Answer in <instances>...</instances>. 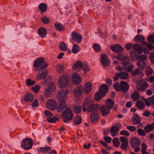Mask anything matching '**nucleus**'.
I'll return each instance as SVG.
<instances>
[{
  "label": "nucleus",
  "mask_w": 154,
  "mask_h": 154,
  "mask_svg": "<svg viewBox=\"0 0 154 154\" xmlns=\"http://www.w3.org/2000/svg\"><path fill=\"white\" fill-rule=\"evenodd\" d=\"M99 91L96 93L94 95L95 99L98 101L105 96L108 91V87L106 84L101 85L99 88Z\"/></svg>",
  "instance_id": "f257e3e1"
},
{
  "label": "nucleus",
  "mask_w": 154,
  "mask_h": 154,
  "mask_svg": "<svg viewBox=\"0 0 154 154\" xmlns=\"http://www.w3.org/2000/svg\"><path fill=\"white\" fill-rule=\"evenodd\" d=\"M62 119L65 123H67L71 120L73 117L72 112L70 108H66L61 114Z\"/></svg>",
  "instance_id": "f03ea898"
},
{
  "label": "nucleus",
  "mask_w": 154,
  "mask_h": 154,
  "mask_svg": "<svg viewBox=\"0 0 154 154\" xmlns=\"http://www.w3.org/2000/svg\"><path fill=\"white\" fill-rule=\"evenodd\" d=\"M44 58L40 57L38 58L34 61L33 66L35 68L40 67L39 68L37 69V70H39L46 68L48 66V64L46 63H43Z\"/></svg>",
  "instance_id": "7ed1b4c3"
},
{
  "label": "nucleus",
  "mask_w": 154,
  "mask_h": 154,
  "mask_svg": "<svg viewBox=\"0 0 154 154\" xmlns=\"http://www.w3.org/2000/svg\"><path fill=\"white\" fill-rule=\"evenodd\" d=\"M98 106L97 104H90L84 102L83 104L82 109L84 112H85L86 110L88 112L93 110L97 111L98 109Z\"/></svg>",
  "instance_id": "20e7f679"
},
{
  "label": "nucleus",
  "mask_w": 154,
  "mask_h": 154,
  "mask_svg": "<svg viewBox=\"0 0 154 154\" xmlns=\"http://www.w3.org/2000/svg\"><path fill=\"white\" fill-rule=\"evenodd\" d=\"M33 142L32 139L26 138L23 139L21 142V146L24 150H28L32 147Z\"/></svg>",
  "instance_id": "39448f33"
},
{
  "label": "nucleus",
  "mask_w": 154,
  "mask_h": 154,
  "mask_svg": "<svg viewBox=\"0 0 154 154\" xmlns=\"http://www.w3.org/2000/svg\"><path fill=\"white\" fill-rule=\"evenodd\" d=\"M46 105L48 109L54 111L56 109L57 103L54 100L49 99L47 102Z\"/></svg>",
  "instance_id": "423d86ee"
},
{
  "label": "nucleus",
  "mask_w": 154,
  "mask_h": 154,
  "mask_svg": "<svg viewBox=\"0 0 154 154\" xmlns=\"http://www.w3.org/2000/svg\"><path fill=\"white\" fill-rule=\"evenodd\" d=\"M37 150L39 152H42L46 154H57L56 151L55 150H51L50 147H41L37 149Z\"/></svg>",
  "instance_id": "0eeeda50"
},
{
  "label": "nucleus",
  "mask_w": 154,
  "mask_h": 154,
  "mask_svg": "<svg viewBox=\"0 0 154 154\" xmlns=\"http://www.w3.org/2000/svg\"><path fill=\"white\" fill-rule=\"evenodd\" d=\"M67 77L66 76H62L59 79L58 82L59 86L62 88H66L67 85Z\"/></svg>",
  "instance_id": "6e6552de"
},
{
  "label": "nucleus",
  "mask_w": 154,
  "mask_h": 154,
  "mask_svg": "<svg viewBox=\"0 0 154 154\" xmlns=\"http://www.w3.org/2000/svg\"><path fill=\"white\" fill-rule=\"evenodd\" d=\"M83 87L81 86H79L75 88L73 91V94L76 97L80 96L83 93Z\"/></svg>",
  "instance_id": "1a4fd4ad"
},
{
  "label": "nucleus",
  "mask_w": 154,
  "mask_h": 154,
  "mask_svg": "<svg viewBox=\"0 0 154 154\" xmlns=\"http://www.w3.org/2000/svg\"><path fill=\"white\" fill-rule=\"evenodd\" d=\"M101 62L103 67L108 66L110 64V60L105 54L101 55Z\"/></svg>",
  "instance_id": "9d476101"
},
{
  "label": "nucleus",
  "mask_w": 154,
  "mask_h": 154,
  "mask_svg": "<svg viewBox=\"0 0 154 154\" xmlns=\"http://www.w3.org/2000/svg\"><path fill=\"white\" fill-rule=\"evenodd\" d=\"M72 38L73 41L78 43H80L82 40V36L79 33L73 31L71 34Z\"/></svg>",
  "instance_id": "9b49d317"
},
{
  "label": "nucleus",
  "mask_w": 154,
  "mask_h": 154,
  "mask_svg": "<svg viewBox=\"0 0 154 154\" xmlns=\"http://www.w3.org/2000/svg\"><path fill=\"white\" fill-rule=\"evenodd\" d=\"M149 85L146 81H143L139 84L137 85V89L140 91H144L148 88Z\"/></svg>",
  "instance_id": "f8f14e48"
},
{
  "label": "nucleus",
  "mask_w": 154,
  "mask_h": 154,
  "mask_svg": "<svg viewBox=\"0 0 154 154\" xmlns=\"http://www.w3.org/2000/svg\"><path fill=\"white\" fill-rule=\"evenodd\" d=\"M56 89V87L54 85L49 87L45 89L44 92V95L47 97H51L53 95L52 92Z\"/></svg>",
  "instance_id": "ddd939ff"
},
{
  "label": "nucleus",
  "mask_w": 154,
  "mask_h": 154,
  "mask_svg": "<svg viewBox=\"0 0 154 154\" xmlns=\"http://www.w3.org/2000/svg\"><path fill=\"white\" fill-rule=\"evenodd\" d=\"M120 84V91L123 93H126L129 89V85L127 82L121 81Z\"/></svg>",
  "instance_id": "4468645a"
},
{
  "label": "nucleus",
  "mask_w": 154,
  "mask_h": 154,
  "mask_svg": "<svg viewBox=\"0 0 154 154\" xmlns=\"http://www.w3.org/2000/svg\"><path fill=\"white\" fill-rule=\"evenodd\" d=\"M91 119L93 123H95L98 120L99 115L97 111H93L90 115Z\"/></svg>",
  "instance_id": "2eb2a0df"
},
{
  "label": "nucleus",
  "mask_w": 154,
  "mask_h": 154,
  "mask_svg": "<svg viewBox=\"0 0 154 154\" xmlns=\"http://www.w3.org/2000/svg\"><path fill=\"white\" fill-rule=\"evenodd\" d=\"M111 109L106 105L102 106L100 109L101 114L103 116H106L109 114Z\"/></svg>",
  "instance_id": "dca6fc26"
},
{
  "label": "nucleus",
  "mask_w": 154,
  "mask_h": 154,
  "mask_svg": "<svg viewBox=\"0 0 154 154\" xmlns=\"http://www.w3.org/2000/svg\"><path fill=\"white\" fill-rule=\"evenodd\" d=\"M140 143V140L137 137L133 138L130 140V145L133 148L139 146Z\"/></svg>",
  "instance_id": "f3484780"
},
{
  "label": "nucleus",
  "mask_w": 154,
  "mask_h": 154,
  "mask_svg": "<svg viewBox=\"0 0 154 154\" xmlns=\"http://www.w3.org/2000/svg\"><path fill=\"white\" fill-rule=\"evenodd\" d=\"M110 48L113 51L117 53L122 52L123 50V48L118 44L115 45L114 46L111 45Z\"/></svg>",
  "instance_id": "a211bd4d"
},
{
  "label": "nucleus",
  "mask_w": 154,
  "mask_h": 154,
  "mask_svg": "<svg viewBox=\"0 0 154 154\" xmlns=\"http://www.w3.org/2000/svg\"><path fill=\"white\" fill-rule=\"evenodd\" d=\"M82 64L80 61H78L75 63L72 66V68L77 71H81L82 70Z\"/></svg>",
  "instance_id": "6ab92c4d"
},
{
  "label": "nucleus",
  "mask_w": 154,
  "mask_h": 154,
  "mask_svg": "<svg viewBox=\"0 0 154 154\" xmlns=\"http://www.w3.org/2000/svg\"><path fill=\"white\" fill-rule=\"evenodd\" d=\"M72 77L74 83L76 85L79 84L81 81V79L79 75L78 74L76 73H73L72 74Z\"/></svg>",
  "instance_id": "aec40b11"
},
{
  "label": "nucleus",
  "mask_w": 154,
  "mask_h": 154,
  "mask_svg": "<svg viewBox=\"0 0 154 154\" xmlns=\"http://www.w3.org/2000/svg\"><path fill=\"white\" fill-rule=\"evenodd\" d=\"M131 74L133 76H136L138 75L141 78L143 75V73L142 71L139 69H137L131 72Z\"/></svg>",
  "instance_id": "412c9836"
},
{
  "label": "nucleus",
  "mask_w": 154,
  "mask_h": 154,
  "mask_svg": "<svg viewBox=\"0 0 154 154\" xmlns=\"http://www.w3.org/2000/svg\"><path fill=\"white\" fill-rule=\"evenodd\" d=\"M119 131V128L116 126H114L111 127L109 132L111 134L113 137L115 136L118 134Z\"/></svg>",
  "instance_id": "4be33fe9"
},
{
  "label": "nucleus",
  "mask_w": 154,
  "mask_h": 154,
  "mask_svg": "<svg viewBox=\"0 0 154 154\" xmlns=\"http://www.w3.org/2000/svg\"><path fill=\"white\" fill-rule=\"evenodd\" d=\"M38 9L41 13H45L47 9V5L44 3H41L38 6Z\"/></svg>",
  "instance_id": "5701e85b"
},
{
  "label": "nucleus",
  "mask_w": 154,
  "mask_h": 154,
  "mask_svg": "<svg viewBox=\"0 0 154 154\" xmlns=\"http://www.w3.org/2000/svg\"><path fill=\"white\" fill-rule=\"evenodd\" d=\"M39 73L37 75V77L40 79H44L46 76V75L48 73V71L47 69H45L40 71Z\"/></svg>",
  "instance_id": "b1692460"
},
{
  "label": "nucleus",
  "mask_w": 154,
  "mask_h": 154,
  "mask_svg": "<svg viewBox=\"0 0 154 154\" xmlns=\"http://www.w3.org/2000/svg\"><path fill=\"white\" fill-rule=\"evenodd\" d=\"M66 103H59L57 107H56V110L58 112H62L66 107Z\"/></svg>",
  "instance_id": "393cba45"
},
{
  "label": "nucleus",
  "mask_w": 154,
  "mask_h": 154,
  "mask_svg": "<svg viewBox=\"0 0 154 154\" xmlns=\"http://www.w3.org/2000/svg\"><path fill=\"white\" fill-rule=\"evenodd\" d=\"M34 100V97L31 93L26 94L24 97V100L26 102L30 101L32 102Z\"/></svg>",
  "instance_id": "a878e982"
},
{
  "label": "nucleus",
  "mask_w": 154,
  "mask_h": 154,
  "mask_svg": "<svg viewBox=\"0 0 154 154\" xmlns=\"http://www.w3.org/2000/svg\"><path fill=\"white\" fill-rule=\"evenodd\" d=\"M137 107L140 110L143 109L145 107V105L143 101L141 100H138L136 103Z\"/></svg>",
  "instance_id": "bb28decb"
},
{
  "label": "nucleus",
  "mask_w": 154,
  "mask_h": 154,
  "mask_svg": "<svg viewBox=\"0 0 154 154\" xmlns=\"http://www.w3.org/2000/svg\"><path fill=\"white\" fill-rule=\"evenodd\" d=\"M92 89L91 85L90 83L88 82L86 83L84 87L85 93L87 94L90 92Z\"/></svg>",
  "instance_id": "cd10ccee"
},
{
  "label": "nucleus",
  "mask_w": 154,
  "mask_h": 154,
  "mask_svg": "<svg viewBox=\"0 0 154 154\" xmlns=\"http://www.w3.org/2000/svg\"><path fill=\"white\" fill-rule=\"evenodd\" d=\"M39 35L42 38L44 37L47 34V31L46 29L43 27H41L38 29Z\"/></svg>",
  "instance_id": "c85d7f7f"
},
{
  "label": "nucleus",
  "mask_w": 154,
  "mask_h": 154,
  "mask_svg": "<svg viewBox=\"0 0 154 154\" xmlns=\"http://www.w3.org/2000/svg\"><path fill=\"white\" fill-rule=\"evenodd\" d=\"M134 50L138 52L139 54H141L142 52L141 47L139 44H135L133 46Z\"/></svg>",
  "instance_id": "c756f323"
},
{
  "label": "nucleus",
  "mask_w": 154,
  "mask_h": 154,
  "mask_svg": "<svg viewBox=\"0 0 154 154\" xmlns=\"http://www.w3.org/2000/svg\"><path fill=\"white\" fill-rule=\"evenodd\" d=\"M131 97L134 101H136L140 98L139 93L137 91H134L131 95Z\"/></svg>",
  "instance_id": "7c9ffc66"
},
{
  "label": "nucleus",
  "mask_w": 154,
  "mask_h": 154,
  "mask_svg": "<svg viewBox=\"0 0 154 154\" xmlns=\"http://www.w3.org/2000/svg\"><path fill=\"white\" fill-rule=\"evenodd\" d=\"M137 67L141 69L145 68L147 65V63L144 61L140 60L137 61Z\"/></svg>",
  "instance_id": "2f4dec72"
},
{
  "label": "nucleus",
  "mask_w": 154,
  "mask_h": 154,
  "mask_svg": "<svg viewBox=\"0 0 154 154\" xmlns=\"http://www.w3.org/2000/svg\"><path fill=\"white\" fill-rule=\"evenodd\" d=\"M133 124L134 125H137L140 122V118L138 116L136 115V116L133 117L131 119Z\"/></svg>",
  "instance_id": "473e14b6"
},
{
  "label": "nucleus",
  "mask_w": 154,
  "mask_h": 154,
  "mask_svg": "<svg viewBox=\"0 0 154 154\" xmlns=\"http://www.w3.org/2000/svg\"><path fill=\"white\" fill-rule=\"evenodd\" d=\"M144 40V37L141 35H137L134 38V41L137 43H140Z\"/></svg>",
  "instance_id": "72a5a7b5"
},
{
  "label": "nucleus",
  "mask_w": 154,
  "mask_h": 154,
  "mask_svg": "<svg viewBox=\"0 0 154 154\" xmlns=\"http://www.w3.org/2000/svg\"><path fill=\"white\" fill-rule=\"evenodd\" d=\"M122 61V63H123V69H124L125 68V66L128 64L129 63V59L128 56L126 55L124 56Z\"/></svg>",
  "instance_id": "f704fd0d"
},
{
  "label": "nucleus",
  "mask_w": 154,
  "mask_h": 154,
  "mask_svg": "<svg viewBox=\"0 0 154 154\" xmlns=\"http://www.w3.org/2000/svg\"><path fill=\"white\" fill-rule=\"evenodd\" d=\"M119 78L122 79H127L129 77L128 74L125 72H122L119 73Z\"/></svg>",
  "instance_id": "c9c22d12"
},
{
  "label": "nucleus",
  "mask_w": 154,
  "mask_h": 154,
  "mask_svg": "<svg viewBox=\"0 0 154 154\" xmlns=\"http://www.w3.org/2000/svg\"><path fill=\"white\" fill-rule=\"evenodd\" d=\"M114 103V101L112 99L109 98L107 100V105L106 106H108L110 109H112L113 107Z\"/></svg>",
  "instance_id": "e433bc0d"
},
{
  "label": "nucleus",
  "mask_w": 154,
  "mask_h": 154,
  "mask_svg": "<svg viewBox=\"0 0 154 154\" xmlns=\"http://www.w3.org/2000/svg\"><path fill=\"white\" fill-rule=\"evenodd\" d=\"M54 26L56 29L58 31H60L64 30V27L62 26V24L59 23H55Z\"/></svg>",
  "instance_id": "4c0bfd02"
},
{
  "label": "nucleus",
  "mask_w": 154,
  "mask_h": 154,
  "mask_svg": "<svg viewBox=\"0 0 154 154\" xmlns=\"http://www.w3.org/2000/svg\"><path fill=\"white\" fill-rule=\"evenodd\" d=\"M144 129L147 133L150 132L153 130L151 124L146 125L144 127Z\"/></svg>",
  "instance_id": "58836bf2"
},
{
  "label": "nucleus",
  "mask_w": 154,
  "mask_h": 154,
  "mask_svg": "<svg viewBox=\"0 0 154 154\" xmlns=\"http://www.w3.org/2000/svg\"><path fill=\"white\" fill-rule=\"evenodd\" d=\"M80 50V48L78 45L74 44L73 45L72 51L73 53L75 54L77 53Z\"/></svg>",
  "instance_id": "ea45409f"
},
{
  "label": "nucleus",
  "mask_w": 154,
  "mask_h": 154,
  "mask_svg": "<svg viewBox=\"0 0 154 154\" xmlns=\"http://www.w3.org/2000/svg\"><path fill=\"white\" fill-rule=\"evenodd\" d=\"M67 48V46L64 42H62L60 43L59 48L61 50L65 51L66 50Z\"/></svg>",
  "instance_id": "a19ab883"
},
{
  "label": "nucleus",
  "mask_w": 154,
  "mask_h": 154,
  "mask_svg": "<svg viewBox=\"0 0 154 154\" xmlns=\"http://www.w3.org/2000/svg\"><path fill=\"white\" fill-rule=\"evenodd\" d=\"M59 120V119L58 118L54 117H48L47 118V121L49 122L55 123L57 120Z\"/></svg>",
  "instance_id": "79ce46f5"
},
{
  "label": "nucleus",
  "mask_w": 154,
  "mask_h": 154,
  "mask_svg": "<svg viewBox=\"0 0 154 154\" xmlns=\"http://www.w3.org/2000/svg\"><path fill=\"white\" fill-rule=\"evenodd\" d=\"M137 132L138 134L141 136H144L146 134L145 131L142 128H139L137 129Z\"/></svg>",
  "instance_id": "37998d69"
},
{
  "label": "nucleus",
  "mask_w": 154,
  "mask_h": 154,
  "mask_svg": "<svg viewBox=\"0 0 154 154\" xmlns=\"http://www.w3.org/2000/svg\"><path fill=\"white\" fill-rule=\"evenodd\" d=\"M40 86L38 85H36L34 87L31 88V90L35 93L37 94L40 89Z\"/></svg>",
  "instance_id": "c03bdc74"
},
{
  "label": "nucleus",
  "mask_w": 154,
  "mask_h": 154,
  "mask_svg": "<svg viewBox=\"0 0 154 154\" xmlns=\"http://www.w3.org/2000/svg\"><path fill=\"white\" fill-rule=\"evenodd\" d=\"M130 54L133 59H134L135 58L137 59V56H138V55L137 54L136 52L134 51H131Z\"/></svg>",
  "instance_id": "a18cd8bd"
},
{
  "label": "nucleus",
  "mask_w": 154,
  "mask_h": 154,
  "mask_svg": "<svg viewBox=\"0 0 154 154\" xmlns=\"http://www.w3.org/2000/svg\"><path fill=\"white\" fill-rule=\"evenodd\" d=\"M26 84L27 86H32L35 83V81H32L31 79H28L26 81Z\"/></svg>",
  "instance_id": "49530a36"
},
{
  "label": "nucleus",
  "mask_w": 154,
  "mask_h": 154,
  "mask_svg": "<svg viewBox=\"0 0 154 154\" xmlns=\"http://www.w3.org/2000/svg\"><path fill=\"white\" fill-rule=\"evenodd\" d=\"M57 70L59 73H61L64 70V66L60 64L58 65L56 67Z\"/></svg>",
  "instance_id": "de8ad7c7"
},
{
  "label": "nucleus",
  "mask_w": 154,
  "mask_h": 154,
  "mask_svg": "<svg viewBox=\"0 0 154 154\" xmlns=\"http://www.w3.org/2000/svg\"><path fill=\"white\" fill-rule=\"evenodd\" d=\"M82 120L81 117L79 116H78L74 119V122L76 125H79L81 123Z\"/></svg>",
  "instance_id": "09e8293b"
},
{
  "label": "nucleus",
  "mask_w": 154,
  "mask_h": 154,
  "mask_svg": "<svg viewBox=\"0 0 154 154\" xmlns=\"http://www.w3.org/2000/svg\"><path fill=\"white\" fill-rule=\"evenodd\" d=\"M128 142L122 143L120 146V148L123 150H126L128 148Z\"/></svg>",
  "instance_id": "8fccbe9b"
},
{
  "label": "nucleus",
  "mask_w": 154,
  "mask_h": 154,
  "mask_svg": "<svg viewBox=\"0 0 154 154\" xmlns=\"http://www.w3.org/2000/svg\"><path fill=\"white\" fill-rule=\"evenodd\" d=\"M113 87L114 89L116 90L117 91H120V84L117 82H116L113 86Z\"/></svg>",
  "instance_id": "3c124183"
},
{
  "label": "nucleus",
  "mask_w": 154,
  "mask_h": 154,
  "mask_svg": "<svg viewBox=\"0 0 154 154\" xmlns=\"http://www.w3.org/2000/svg\"><path fill=\"white\" fill-rule=\"evenodd\" d=\"M147 40L149 42L154 44V34L148 36L147 37Z\"/></svg>",
  "instance_id": "603ef678"
},
{
  "label": "nucleus",
  "mask_w": 154,
  "mask_h": 154,
  "mask_svg": "<svg viewBox=\"0 0 154 154\" xmlns=\"http://www.w3.org/2000/svg\"><path fill=\"white\" fill-rule=\"evenodd\" d=\"M57 99H58L59 103H66V96L64 95L63 97H61V96L60 95L59 96V98H57Z\"/></svg>",
  "instance_id": "864d4df0"
},
{
  "label": "nucleus",
  "mask_w": 154,
  "mask_h": 154,
  "mask_svg": "<svg viewBox=\"0 0 154 154\" xmlns=\"http://www.w3.org/2000/svg\"><path fill=\"white\" fill-rule=\"evenodd\" d=\"M153 70L151 68L148 67L146 70V74L147 75H149L153 73Z\"/></svg>",
  "instance_id": "5fc2aeb1"
},
{
  "label": "nucleus",
  "mask_w": 154,
  "mask_h": 154,
  "mask_svg": "<svg viewBox=\"0 0 154 154\" xmlns=\"http://www.w3.org/2000/svg\"><path fill=\"white\" fill-rule=\"evenodd\" d=\"M112 142L115 146L118 147L119 146L120 143L117 138H114L112 140Z\"/></svg>",
  "instance_id": "6e6d98bb"
},
{
  "label": "nucleus",
  "mask_w": 154,
  "mask_h": 154,
  "mask_svg": "<svg viewBox=\"0 0 154 154\" xmlns=\"http://www.w3.org/2000/svg\"><path fill=\"white\" fill-rule=\"evenodd\" d=\"M41 20L42 22L45 24H48L50 22V20L46 17H42Z\"/></svg>",
  "instance_id": "4d7b16f0"
},
{
  "label": "nucleus",
  "mask_w": 154,
  "mask_h": 154,
  "mask_svg": "<svg viewBox=\"0 0 154 154\" xmlns=\"http://www.w3.org/2000/svg\"><path fill=\"white\" fill-rule=\"evenodd\" d=\"M137 59L139 60L140 61H144L145 60H147L146 56L145 55H138Z\"/></svg>",
  "instance_id": "13d9d810"
},
{
  "label": "nucleus",
  "mask_w": 154,
  "mask_h": 154,
  "mask_svg": "<svg viewBox=\"0 0 154 154\" xmlns=\"http://www.w3.org/2000/svg\"><path fill=\"white\" fill-rule=\"evenodd\" d=\"M74 112L76 114L79 113L81 110V107L80 106H75L73 109Z\"/></svg>",
  "instance_id": "bf43d9fd"
},
{
  "label": "nucleus",
  "mask_w": 154,
  "mask_h": 154,
  "mask_svg": "<svg viewBox=\"0 0 154 154\" xmlns=\"http://www.w3.org/2000/svg\"><path fill=\"white\" fill-rule=\"evenodd\" d=\"M154 103V96H152L151 98L148 99V105L147 106H149L151 105H153Z\"/></svg>",
  "instance_id": "052dcab7"
},
{
  "label": "nucleus",
  "mask_w": 154,
  "mask_h": 154,
  "mask_svg": "<svg viewBox=\"0 0 154 154\" xmlns=\"http://www.w3.org/2000/svg\"><path fill=\"white\" fill-rule=\"evenodd\" d=\"M127 128L131 131H134L137 130L136 127L132 125L128 126L127 127Z\"/></svg>",
  "instance_id": "680f3d73"
},
{
  "label": "nucleus",
  "mask_w": 154,
  "mask_h": 154,
  "mask_svg": "<svg viewBox=\"0 0 154 154\" xmlns=\"http://www.w3.org/2000/svg\"><path fill=\"white\" fill-rule=\"evenodd\" d=\"M63 90H60L59 91L58 93L57 94V98H59V96L60 95L61 97H63L65 95Z\"/></svg>",
  "instance_id": "e2e57ef3"
},
{
  "label": "nucleus",
  "mask_w": 154,
  "mask_h": 154,
  "mask_svg": "<svg viewBox=\"0 0 154 154\" xmlns=\"http://www.w3.org/2000/svg\"><path fill=\"white\" fill-rule=\"evenodd\" d=\"M93 48L94 49L98 51H100L101 50V47L98 44H95L93 45Z\"/></svg>",
  "instance_id": "0e129e2a"
},
{
  "label": "nucleus",
  "mask_w": 154,
  "mask_h": 154,
  "mask_svg": "<svg viewBox=\"0 0 154 154\" xmlns=\"http://www.w3.org/2000/svg\"><path fill=\"white\" fill-rule=\"evenodd\" d=\"M147 146V145L145 143H142L141 145V152H142L146 151Z\"/></svg>",
  "instance_id": "69168bd1"
},
{
  "label": "nucleus",
  "mask_w": 154,
  "mask_h": 154,
  "mask_svg": "<svg viewBox=\"0 0 154 154\" xmlns=\"http://www.w3.org/2000/svg\"><path fill=\"white\" fill-rule=\"evenodd\" d=\"M149 59L150 60L153 64H154V53L151 52L149 54Z\"/></svg>",
  "instance_id": "338daca9"
},
{
  "label": "nucleus",
  "mask_w": 154,
  "mask_h": 154,
  "mask_svg": "<svg viewBox=\"0 0 154 154\" xmlns=\"http://www.w3.org/2000/svg\"><path fill=\"white\" fill-rule=\"evenodd\" d=\"M120 134L122 135L128 136L129 135V133L128 131H126L122 130L120 132Z\"/></svg>",
  "instance_id": "774afa93"
}]
</instances>
